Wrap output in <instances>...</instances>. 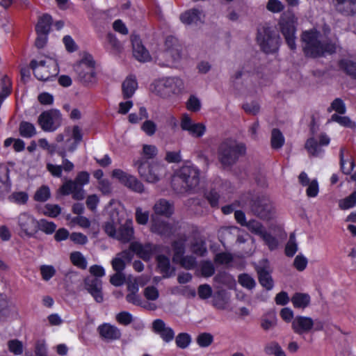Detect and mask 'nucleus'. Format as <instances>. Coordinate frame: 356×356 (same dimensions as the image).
<instances>
[{"label":"nucleus","instance_id":"603ef678","mask_svg":"<svg viewBox=\"0 0 356 356\" xmlns=\"http://www.w3.org/2000/svg\"><path fill=\"white\" fill-rule=\"evenodd\" d=\"M356 204V191L339 202V207L342 209H348Z\"/></svg>","mask_w":356,"mask_h":356},{"label":"nucleus","instance_id":"72a5a7b5","mask_svg":"<svg viewBox=\"0 0 356 356\" xmlns=\"http://www.w3.org/2000/svg\"><path fill=\"white\" fill-rule=\"evenodd\" d=\"M284 137L278 129H273L271 131L270 145L273 149H279L284 144Z\"/></svg>","mask_w":356,"mask_h":356},{"label":"nucleus","instance_id":"a211bd4d","mask_svg":"<svg viewBox=\"0 0 356 356\" xmlns=\"http://www.w3.org/2000/svg\"><path fill=\"white\" fill-rule=\"evenodd\" d=\"M180 126L182 130L188 131L195 138L202 137L206 131V127L203 124L195 123L188 114L182 115Z\"/></svg>","mask_w":356,"mask_h":356},{"label":"nucleus","instance_id":"13d9d810","mask_svg":"<svg viewBox=\"0 0 356 356\" xmlns=\"http://www.w3.org/2000/svg\"><path fill=\"white\" fill-rule=\"evenodd\" d=\"M57 153L63 159V165H61L62 169L65 172L72 171L74 169V165L71 161L66 159V150L58 149Z\"/></svg>","mask_w":356,"mask_h":356},{"label":"nucleus","instance_id":"9b49d317","mask_svg":"<svg viewBox=\"0 0 356 356\" xmlns=\"http://www.w3.org/2000/svg\"><path fill=\"white\" fill-rule=\"evenodd\" d=\"M296 19L293 13H284L280 19L279 26L281 33L291 49H295L296 45Z\"/></svg>","mask_w":356,"mask_h":356},{"label":"nucleus","instance_id":"6e6552de","mask_svg":"<svg viewBox=\"0 0 356 356\" xmlns=\"http://www.w3.org/2000/svg\"><path fill=\"white\" fill-rule=\"evenodd\" d=\"M184 90V82L178 76H170L160 79L154 85V92L163 98L169 97L171 94H180Z\"/></svg>","mask_w":356,"mask_h":356},{"label":"nucleus","instance_id":"f8f14e48","mask_svg":"<svg viewBox=\"0 0 356 356\" xmlns=\"http://www.w3.org/2000/svg\"><path fill=\"white\" fill-rule=\"evenodd\" d=\"M291 328L294 333L303 337L305 334L323 330V325L321 323L316 324L311 317L296 316L291 322Z\"/></svg>","mask_w":356,"mask_h":356},{"label":"nucleus","instance_id":"ddd939ff","mask_svg":"<svg viewBox=\"0 0 356 356\" xmlns=\"http://www.w3.org/2000/svg\"><path fill=\"white\" fill-rule=\"evenodd\" d=\"M135 165H138L139 175L146 181L154 183L159 180L160 171L162 168L158 164H151L147 161H138Z\"/></svg>","mask_w":356,"mask_h":356},{"label":"nucleus","instance_id":"49530a36","mask_svg":"<svg viewBox=\"0 0 356 356\" xmlns=\"http://www.w3.org/2000/svg\"><path fill=\"white\" fill-rule=\"evenodd\" d=\"M214 280L219 284L228 286H231L234 283V278L225 272L218 273L214 277Z\"/></svg>","mask_w":356,"mask_h":356},{"label":"nucleus","instance_id":"aec40b11","mask_svg":"<svg viewBox=\"0 0 356 356\" xmlns=\"http://www.w3.org/2000/svg\"><path fill=\"white\" fill-rule=\"evenodd\" d=\"M150 230L163 236H170L173 233L172 226L157 216H152Z\"/></svg>","mask_w":356,"mask_h":356},{"label":"nucleus","instance_id":"39448f33","mask_svg":"<svg viewBox=\"0 0 356 356\" xmlns=\"http://www.w3.org/2000/svg\"><path fill=\"white\" fill-rule=\"evenodd\" d=\"M165 49L157 58L158 65L172 67L181 58V46L173 36H168L165 42Z\"/></svg>","mask_w":356,"mask_h":356},{"label":"nucleus","instance_id":"20e7f679","mask_svg":"<svg viewBox=\"0 0 356 356\" xmlns=\"http://www.w3.org/2000/svg\"><path fill=\"white\" fill-rule=\"evenodd\" d=\"M90 175L86 171L79 172L74 180H66L59 188V193L63 195L72 194V197L81 200L85 197L83 186L89 183Z\"/></svg>","mask_w":356,"mask_h":356},{"label":"nucleus","instance_id":"a18cd8bd","mask_svg":"<svg viewBox=\"0 0 356 356\" xmlns=\"http://www.w3.org/2000/svg\"><path fill=\"white\" fill-rule=\"evenodd\" d=\"M298 250V245L294 233L291 234L285 248V253L288 257H293Z\"/></svg>","mask_w":356,"mask_h":356},{"label":"nucleus","instance_id":"680f3d73","mask_svg":"<svg viewBox=\"0 0 356 356\" xmlns=\"http://www.w3.org/2000/svg\"><path fill=\"white\" fill-rule=\"evenodd\" d=\"M187 108L193 112L198 111L201 108V103L195 96L191 95L186 104Z\"/></svg>","mask_w":356,"mask_h":356},{"label":"nucleus","instance_id":"6e6d98bb","mask_svg":"<svg viewBox=\"0 0 356 356\" xmlns=\"http://www.w3.org/2000/svg\"><path fill=\"white\" fill-rule=\"evenodd\" d=\"M191 341V337L186 333L179 334L175 339L177 346L180 348H186L188 346Z\"/></svg>","mask_w":356,"mask_h":356},{"label":"nucleus","instance_id":"e2e57ef3","mask_svg":"<svg viewBox=\"0 0 356 356\" xmlns=\"http://www.w3.org/2000/svg\"><path fill=\"white\" fill-rule=\"evenodd\" d=\"M143 293L144 296L149 300H156L159 296L158 289L153 286L146 287Z\"/></svg>","mask_w":356,"mask_h":356},{"label":"nucleus","instance_id":"ea45409f","mask_svg":"<svg viewBox=\"0 0 356 356\" xmlns=\"http://www.w3.org/2000/svg\"><path fill=\"white\" fill-rule=\"evenodd\" d=\"M245 227H246L250 232L259 236L266 231L262 224L256 220H249Z\"/></svg>","mask_w":356,"mask_h":356},{"label":"nucleus","instance_id":"864d4df0","mask_svg":"<svg viewBox=\"0 0 356 356\" xmlns=\"http://www.w3.org/2000/svg\"><path fill=\"white\" fill-rule=\"evenodd\" d=\"M266 9L273 13L282 12L284 9V4L279 0H268Z\"/></svg>","mask_w":356,"mask_h":356},{"label":"nucleus","instance_id":"4468645a","mask_svg":"<svg viewBox=\"0 0 356 356\" xmlns=\"http://www.w3.org/2000/svg\"><path fill=\"white\" fill-rule=\"evenodd\" d=\"M38 123L44 131H54L61 124L60 113L55 109L44 111L38 117Z\"/></svg>","mask_w":356,"mask_h":356},{"label":"nucleus","instance_id":"9d476101","mask_svg":"<svg viewBox=\"0 0 356 356\" xmlns=\"http://www.w3.org/2000/svg\"><path fill=\"white\" fill-rule=\"evenodd\" d=\"M250 209L252 214L264 220L273 218L275 209L270 200L265 196L257 197L250 202Z\"/></svg>","mask_w":356,"mask_h":356},{"label":"nucleus","instance_id":"412c9836","mask_svg":"<svg viewBox=\"0 0 356 356\" xmlns=\"http://www.w3.org/2000/svg\"><path fill=\"white\" fill-rule=\"evenodd\" d=\"M84 284L85 289L91 294L96 302H102L104 300L101 281L94 277H88L84 280Z\"/></svg>","mask_w":356,"mask_h":356},{"label":"nucleus","instance_id":"1a4fd4ad","mask_svg":"<svg viewBox=\"0 0 356 356\" xmlns=\"http://www.w3.org/2000/svg\"><path fill=\"white\" fill-rule=\"evenodd\" d=\"M30 67L33 70L34 76L38 80L46 81L58 74L56 61L51 58L37 61L32 60Z\"/></svg>","mask_w":356,"mask_h":356},{"label":"nucleus","instance_id":"c9c22d12","mask_svg":"<svg viewBox=\"0 0 356 356\" xmlns=\"http://www.w3.org/2000/svg\"><path fill=\"white\" fill-rule=\"evenodd\" d=\"M339 67L347 74L356 79V61L343 59L339 62Z\"/></svg>","mask_w":356,"mask_h":356},{"label":"nucleus","instance_id":"69168bd1","mask_svg":"<svg viewBox=\"0 0 356 356\" xmlns=\"http://www.w3.org/2000/svg\"><path fill=\"white\" fill-rule=\"evenodd\" d=\"M98 188L104 195H109L112 192L111 184L107 179H100L98 181Z\"/></svg>","mask_w":356,"mask_h":356},{"label":"nucleus","instance_id":"dca6fc26","mask_svg":"<svg viewBox=\"0 0 356 356\" xmlns=\"http://www.w3.org/2000/svg\"><path fill=\"white\" fill-rule=\"evenodd\" d=\"M17 224L20 229V236L33 237L36 234L38 220L28 213H22L17 217Z\"/></svg>","mask_w":356,"mask_h":356},{"label":"nucleus","instance_id":"2eb2a0df","mask_svg":"<svg viewBox=\"0 0 356 356\" xmlns=\"http://www.w3.org/2000/svg\"><path fill=\"white\" fill-rule=\"evenodd\" d=\"M112 177L132 191L141 193L144 192L143 184L134 176L129 175L120 169H115L112 172Z\"/></svg>","mask_w":356,"mask_h":356},{"label":"nucleus","instance_id":"393cba45","mask_svg":"<svg viewBox=\"0 0 356 356\" xmlns=\"http://www.w3.org/2000/svg\"><path fill=\"white\" fill-rule=\"evenodd\" d=\"M100 337L106 341H113L121 337L120 330L115 326L105 323L98 327Z\"/></svg>","mask_w":356,"mask_h":356},{"label":"nucleus","instance_id":"473e14b6","mask_svg":"<svg viewBox=\"0 0 356 356\" xmlns=\"http://www.w3.org/2000/svg\"><path fill=\"white\" fill-rule=\"evenodd\" d=\"M201 13L197 9H191L181 14L180 16L181 21L186 24L190 25L197 24L200 21Z\"/></svg>","mask_w":356,"mask_h":356},{"label":"nucleus","instance_id":"338daca9","mask_svg":"<svg viewBox=\"0 0 356 356\" xmlns=\"http://www.w3.org/2000/svg\"><path fill=\"white\" fill-rule=\"evenodd\" d=\"M142 130L148 136H152L156 130V124L152 120H146L141 127Z\"/></svg>","mask_w":356,"mask_h":356},{"label":"nucleus","instance_id":"e433bc0d","mask_svg":"<svg viewBox=\"0 0 356 356\" xmlns=\"http://www.w3.org/2000/svg\"><path fill=\"white\" fill-rule=\"evenodd\" d=\"M56 225L53 222L47 221L44 219H41L38 220V224L36 225V234L38 230H41L47 234H53L56 229Z\"/></svg>","mask_w":356,"mask_h":356},{"label":"nucleus","instance_id":"c756f323","mask_svg":"<svg viewBox=\"0 0 356 356\" xmlns=\"http://www.w3.org/2000/svg\"><path fill=\"white\" fill-rule=\"evenodd\" d=\"M186 241V237L182 236L172 243V248L173 250L172 261L175 263L184 256Z\"/></svg>","mask_w":356,"mask_h":356},{"label":"nucleus","instance_id":"58836bf2","mask_svg":"<svg viewBox=\"0 0 356 356\" xmlns=\"http://www.w3.org/2000/svg\"><path fill=\"white\" fill-rule=\"evenodd\" d=\"M70 260L74 266L81 269L87 268V261L80 252H72L70 254Z\"/></svg>","mask_w":356,"mask_h":356},{"label":"nucleus","instance_id":"cd10ccee","mask_svg":"<svg viewBox=\"0 0 356 356\" xmlns=\"http://www.w3.org/2000/svg\"><path fill=\"white\" fill-rule=\"evenodd\" d=\"M153 210L156 215L170 217L173 213L174 207L169 201L160 199L154 205Z\"/></svg>","mask_w":356,"mask_h":356},{"label":"nucleus","instance_id":"bf43d9fd","mask_svg":"<svg viewBox=\"0 0 356 356\" xmlns=\"http://www.w3.org/2000/svg\"><path fill=\"white\" fill-rule=\"evenodd\" d=\"M116 321L123 325H129L133 321L132 315L128 312H121L115 316Z\"/></svg>","mask_w":356,"mask_h":356},{"label":"nucleus","instance_id":"b1692460","mask_svg":"<svg viewBox=\"0 0 356 356\" xmlns=\"http://www.w3.org/2000/svg\"><path fill=\"white\" fill-rule=\"evenodd\" d=\"M130 250L143 260H149L154 250V246L151 243L143 245L138 242L130 244Z\"/></svg>","mask_w":356,"mask_h":356},{"label":"nucleus","instance_id":"5701e85b","mask_svg":"<svg viewBox=\"0 0 356 356\" xmlns=\"http://www.w3.org/2000/svg\"><path fill=\"white\" fill-rule=\"evenodd\" d=\"M133 220H126L125 222L121 225L117 229L115 238L123 243L129 242L134 237Z\"/></svg>","mask_w":356,"mask_h":356},{"label":"nucleus","instance_id":"de8ad7c7","mask_svg":"<svg viewBox=\"0 0 356 356\" xmlns=\"http://www.w3.org/2000/svg\"><path fill=\"white\" fill-rule=\"evenodd\" d=\"M335 111L339 114H344L346 111V104L341 98H336L331 103L330 106L327 108L328 112Z\"/></svg>","mask_w":356,"mask_h":356},{"label":"nucleus","instance_id":"7ed1b4c3","mask_svg":"<svg viewBox=\"0 0 356 356\" xmlns=\"http://www.w3.org/2000/svg\"><path fill=\"white\" fill-rule=\"evenodd\" d=\"M200 181L199 171L193 166H184L172 180L174 190L182 193L195 188Z\"/></svg>","mask_w":356,"mask_h":356},{"label":"nucleus","instance_id":"a19ab883","mask_svg":"<svg viewBox=\"0 0 356 356\" xmlns=\"http://www.w3.org/2000/svg\"><path fill=\"white\" fill-rule=\"evenodd\" d=\"M264 351L267 355H274L275 356H286L281 346L277 342H271L266 345Z\"/></svg>","mask_w":356,"mask_h":356},{"label":"nucleus","instance_id":"c85d7f7f","mask_svg":"<svg viewBox=\"0 0 356 356\" xmlns=\"http://www.w3.org/2000/svg\"><path fill=\"white\" fill-rule=\"evenodd\" d=\"M138 88V83L134 76H128L122 84L123 97L129 99L133 96Z\"/></svg>","mask_w":356,"mask_h":356},{"label":"nucleus","instance_id":"79ce46f5","mask_svg":"<svg viewBox=\"0 0 356 356\" xmlns=\"http://www.w3.org/2000/svg\"><path fill=\"white\" fill-rule=\"evenodd\" d=\"M213 341V336L208 332L200 334L196 338V342L199 346L206 348L209 346Z\"/></svg>","mask_w":356,"mask_h":356},{"label":"nucleus","instance_id":"f3484780","mask_svg":"<svg viewBox=\"0 0 356 356\" xmlns=\"http://www.w3.org/2000/svg\"><path fill=\"white\" fill-rule=\"evenodd\" d=\"M318 138L319 142L314 137H311L308 138L305 143V147L307 152L312 156H321L323 152L322 147L327 145L330 142V138L325 133H321Z\"/></svg>","mask_w":356,"mask_h":356},{"label":"nucleus","instance_id":"423d86ee","mask_svg":"<svg viewBox=\"0 0 356 356\" xmlns=\"http://www.w3.org/2000/svg\"><path fill=\"white\" fill-rule=\"evenodd\" d=\"M280 40V36L267 25L261 26L257 30V42L262 51L266 54L274 53L278 49Z\"/></svg>","mask_w":356,"mask_h":356},{"label":"nucleus","instance_id":"2f4dec72","mask_svg":"<svg viewBox=\"0 0 356 356\" xmlns=\"http://www.w3.org/2000/svg\"><path fill=\"white\" fill-rule=\"evenodd\" d=\"M310 296L307 293H296L291 298V302L295 308L305 309L310 303Z\"/></svg>","mask_w":356,"mask_h":356},{"label":"nucleus","instance_id":"bb28decb","mask_svg":"<svg viewBox=\"0 0 356 356\" xmlns=\"http://www.w3.org/2000/svg\"><path fill=\"white\" fill-rule=\"evenodd\" d=\"M336 10L345 15L356 13V0H335Z\"/></svg>","mask_w":356,"mask_h":356},{"label":"nucleus","instance_id":"37998d69","mask_svg":"<svg viewBox=\"0 0 356 356\" xmlns=\"http://www.w3.org/2000/svg\"><path fill=\"white\" fill-rule=\"evenodd\" d=\"M175 263L179 264L181 267L187 270L193 269L197 264L196 259L193 256H183Z\"/></svg>","mask_w":356,"mask_h":356},{"label":"nucleus","instance_id":"774afa93","mask_svg":"<svg viewBox=\"0 0 356 356\" xmlns=\"http://www.w3.org/2000/svg\"><path fill=\"white\" fill-rule=\"evenodd\" d=\"M197 293L201 299H207L211 296L212 289L209 284H202L199 286Z\"/></svg>","mask_w":356,"mask_h":356},{"label":"nucleus","instance_id":"4c0bfd02","mask_svg":"<svg viewBox=\"0 0 356 356\" xmlns=\"http://www.w3.org/2000/svg\"><path fill=\"white\" fill-rule=\"evenodd\" d=\"M238 282L242 286L249 290L254 289L256 286L254 279L247 273L239 275L238 277Z\"/></svg>","mask_w":356,"mask_h":356},{"label":"nucleus","instance_id":"0eeeda50","mask_svg":"<svg viewBox=\"0 0 356 356\" xmlns=\"http://www.w3.org/2000/svg\"><path fill=\"white\" fill-rule=\"evenodd\" d=\"M77 79L83 84L94 83L97 81L95 62L92 56L86 54L83 58L74 66Z\"/></svg>","mask_w":356,"mask_h":356},{"label":"nucleus","instance_id":"5fc2aeb1","mask_svg":"<svg viewBox=\"0 0 356 356\" xmlns=\"http://www.w3.org/2000/svg\"><path fill=\"white\" fill-rule=\"evenodd\" d=\"M8 347L9 350L15 355H21L23 353V344L17 339L8 341Z\"/></svg>","mask_w":356,"mask_h":356},{"label":"nucleus","instance_id":"f704fd0d","mask_svg":"<svg viewBox=\"0 0 356 356\" xmlns=\"http://www.w3.org/2000/svg\"><path fill=\"white\" fill-rule=\"evenodd\" d=\"M19 132L21 136L30 138L36 134L35 126L29 122L22 121L19 124Z\"/></svg>","mask_w":356,"mask_h":356},{"label":"nucleus","instance_id":"f03ea898","mask_svg":"<svg viewBox=\"0 0 356 356\" xmlns=\"http://www.w3.org/2000/svg\"><path fill=\"white\" fill-rule=\"evenodd\" d=\"M245 152L246 147L244 143L234 140H225L218 147V159L224 168H231Z\"/></svg>","mask_w":356,"mask_h":356},{"label":"nucleus","instance_id":"8fccbe9b","mask_svg":"<svg viewBox=\"0 0 356 356\" xmlns=\"http://www.w3.org/2000/svg\"><path fill=\"white\" fill-rule=\"evenodd\" d=\"M40 271L42 279L44 281H49L56 275V269L51 265H42L40 268Z\"/></svg>","mask_w":356,"mask_h":356},{"label":"nucleus","instance_id":"09e8293b","mask_svg":"<svg viewBox=\"0 0 356 356\" xmlns=\"http://www.w3.org/2000/svg\"><path fill=\"white\" fill-rule=\"evenodd\" d=\"M50 197V190L47 186H42L38 188L35 195L34 200L37 202H45Z\"/></svg>","mask_w":356,"mask_h":356},{"label":"nucleus","instance_id":"f257e3e1","mask_svg":"<svg viewBox=\"0 0 356 356\" xmlns=\"http://www.w3.org/2000/svg\"><path fill=\"white\" fill-rule=\"evenodd\" d=\"M320 36L319 32L312 30L302 33L303 50L307 56L316 58L336 52L337 43L329 40L322 42Z\"/></svg>","mask_w":356,"mask_h":356},{"label":"nucleus","instance_id":"4d7b16f0","mask_svg":"<svg viewBox=\"0 0 356 356\" xmlns=\"http://www.w3.org/2000/svg\"><path fill=\"white\" fill-rule=\"evenodd\" d=\"M260 237L262 238L270 250H273L277 248L278 245V241L270 234L265 231Z\"/></svg>","mask_w":356,"mask_h":356},{"label":"nucleus","instance_id":"6ab92c4d","mask_svg":"<svg viewBox=\"0 0 356 356\" xmlns=\"http://www.w3.org/2000/svg\"><path fill=\"white\" fill-rule=\"evenodd\" d=\"M255 270L258 275L259 284L266 290H271L273 288L274 282L268 264L266 261L259 263L256 266Z\"/></svg>","mask_w":356,"mask_h":356},{"label":"nucleus","instance_id":"c03bdc74","mask_svg":"<svg viewBox=\"0 0 356 356\" xmlns=\"http://www.w3.org/2000/svg\"><path fill=\"white\" fill-rule=\"evenodd\" d=\"M331 120L348 128L353 129L356 127L355 123L348 116H340L335 113L331 116Z\"/></svg>","mask_w":356,"mask_h":356},{"label":"nucleus","instance_id":"3c124183","mask_svg":"<svg viewBox=\"0 0 356 356\" xmlns=\"http://www.w3.org/2000/svg\"><path fill=\"white\" fill-rule=\"evenodd\" d=\"M136 220L139 225H145L147 223L149 213L147 211H143L140 207L136 209Z\"/></svg>","mask_w":356,"mask_h":356},{"label":"nucleus","instance_id":"052dcab7","mask_svg":"<svg viewBox=\"0 0 356 356\" xmlns=\"http://www.w3.org/2000/svg\"><path fill=\"white\" fill-rule=\"evenodd\" d=\"M191 250L194 254L200 256H203L207 252L205 243L203 241H195L193 243Z\"/></svg>","mask_w":356,"mask_h":356},{"label":"nucleus","instance_id":"7c9ffc66","mask_svg":"<svg viewBox=\"0 0 356 356\" xmlns=\"http://www.w3.org/2000/svg\"><path fill=\"white\" fill-rule=\"evenodd\" d=\"M52 23L51 16L48 14H44L41 16L35 26V30L38 34H48L50 31Z\"/></svg>","mask_w":356,"mask_h":356},{"label":"nucleus","instance_id":"4be33fe9","mask_svg":"<svg viewBox=\"0 0 356 356\" xmlns=\"http://www.w3.org/2000/svg\"><path fill=\"white\" fill-rule=\"evenodd\" d=\"M131 40L132 42L134 56L140 62H147L149 60V54L142 44L140 38L136 35H131Z\"/></svg>","mask_w":356,"mask_h":356},{"label":"nucleus","instance_id":"a878e982","mask_svg":"<svg viewBox=\"0 0 356 356\" xmlns=\"http://www.w3.org/2000/svg\"><path fill=\"white\" fill-rule=\"evenodd\" d=\"M157 266L163 278H169L175 275V269L171 266L168 257L159 254L156 257Z\"/></svg>","mask_w":356,"mask_h":356},{"label":"nucleus","instance_id":"0e129e2a","mask_svg":"<svg viewBox=\"0 0 356 356\" xmlns=\"http://www.w3.org/2000/svg\"><path fill=\"white\" fill-rule=\"evenodd\" d=\"M215 268L210 261H204L201 266V273L204 277H211L214 274Z\"/></svg>","mask_w":356,"mask_h":356}]
</instances>
